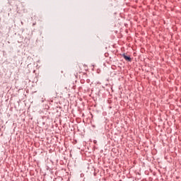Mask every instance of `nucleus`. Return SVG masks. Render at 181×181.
<instances>
[{"label":"nucleus","mask_w":181,"mask_h":181,"mask_svg":"<svg viewBox=\"0 0 181 181\" xmlns=\"http://www.w3.org/2000/svg\"><path fill=\"white\" fill-rule=\"evenodd\" d=\"M83 67H84V65L83 64L78 65V66L76 67V71H77L76 75H78V73L79 74H81V73H83Z\"/></svg>","instance_id":"f257e3e1"},{"label":"nucleus","mask_w":181,"mask_h":181,"mask_svg":"<svg viewBox=\"0 0 181 181\" xmlns=\"http://www.w3.org/2000/svg\"><path fill=\"white\" fill-rule=\"evenodd\" d=\"M122 57L126 60V62H131V60H132L131 57H128V56L125 55V54H123Z\"/></svg>","instance_id":"f03ea898"}]
</instances>
